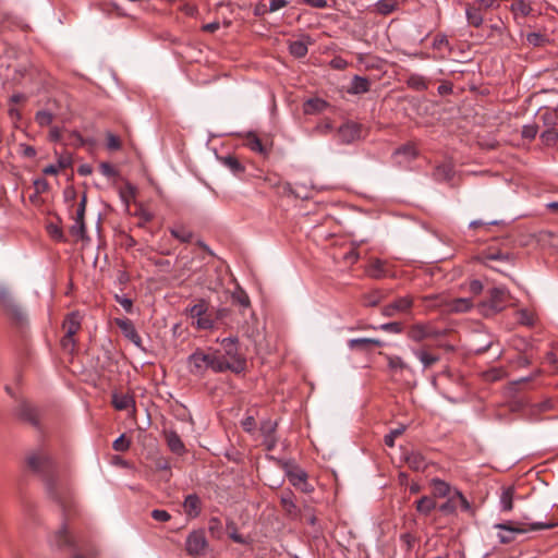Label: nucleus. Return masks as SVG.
<instances>
[{
  "instance_id": "obj_1",
  "label": "nucleus",
  "mask_w": 558,
  "mask_h": 558,
  "mask_svg": "<svg viewBox=\"0 0 558 558\" xmlns=\"http://www.w3.org/2000/svg\"><path fill=\"white\" fill-rule=\"evenodd\" d=\"M187 362L190 372L194 375H204L207 371H213L214 373H223L226 371L241 373L246 366V361L243 357L228 362L225 356L219 355L217 352H205L199 349L189 356Z\"/></svg>"
},
{
  "instance_id": "obj_2",
  "label": "nucleus",
  "mask_w": 558,
  "mask_h": 558,
  "mask_svg": "<svg viewBox=\"0 0 558 558\" xmlns=\"http://www.w3.org/2000/svg\"><path fill=\"white\" fill-rule=\"evenodd\" d=\"M26 462L33 472L39 474L44 478L48 493L52 497L57 498L56 489L58 482L54 477L53 461L49 453L44 449L32 451L28 453Z\"/></svg>"
},
{
  "instance_id": "obj_3",
  "label": "nucleus",
  "mask_w": 558,
  "mask_h": 558,
  "mask_svg": "<svg viewBox=\"0 0 558 558\" xmlns=\"http://www.w3.org/2000/svg\"><path fill=\"white\" fill-rule=\"evenodd\" d=\"M557 525V523H543V522H535V523H521V522H514V521H507L504 523H497L494 525V529H496L497 532V538L500 544H510L513 543L517 539V536L519 534H524L530 531H539V530H549Z\"/></svg>"
},
{
  "instance_id": "obj_4",
  "label": "nucleus",
  "mask_w": 558,
  "mask_h": 558,
  "mask_svg": "<svg viewBox=\"0 0 558 558\" xmlns=\"http://www.w3.org/2000/svg\"><path fill=\"white\" fill-rule=\"evenodd\" d=\"M509 300V292L505 288H493L489 290V296L487 301L481 303L482 313L484 315H490L502 311Z\"/></svg>"
},
{
  "instance_id": "obj_5",
  "label": "nucleus",
  "mask_w": 558,
  "mask_h": 558,
  "mask_svg": "<svg viewBox=\"0 0 558 558\" xmlns=\"http://www.w3.org/2000/svg\"><path fill=\"white\" fill-rule=\"evenodd\" d=\"M187 315L194 320L196 328L210 329L214 327V318L208 313V303L205 300H199L196 304L187 308Z\"/></svg>"
},
{
  "instance_id": "obj_6",
  "label": "nucleus",
  "mask_w": 558,
  "mask_h": 558,
  "mask_svg": "<svg viewBox=\"0 0 558 558\" xmlns=\"http://www.w3.org/2000/svg\"><path fill=\"white\" fill-rule=\"evenodd\" d=\"M0 306L16 323L24 322L25 314L22 307L16 303L10 291L5 288H0Z\"/></svg>"
},
{
  "instance_id": "obj_7",
  "label": "nucleus",
  "mask_w": 558,
  "mask_h": 558,
  "mask_svg": "<svg viewBox=\"0 0 558 558\" xmlns=\"http://www.w3.org/2000/svg\"><path fill=\"white\" fill-rule=\"evenodd\" d=\"M440 335V331L433 327L430 324H415L412 325L407 336L414 342H423L426 339H435Z\"/></svg>"
},
{
  "instance_id": "obj_8",
  "label": "nucleus",
  "mask_w": 558,
  "mask_h": 558,
  "mask_svg": "<svg viewBox=\"0 0 558 558\" xmlns=\"http://www.w3.org/2000/svg\"><path fill=\"white\" fill-rule=\"evenodd\" d=\"M438 301L435 305L442 306L448 313H465L473 306L471 299L459 298V299H444L437 296Z\"/></svg>"
},
{
  "instance_id": "obj_9",
  "label": "nucleus",
  "mask_w": 558,
  "mask_h": 558,
  "mask_svg": "<svg viewBox=\"0 0 558 558\" xmlns=\"http://www.w3.org/2000/svg\"><path fill=\"white\" fill-rule=\"evenodd\" d=\"M413 300L411 296H401L381 308V314L386 317H393L399 314H407L411 311Z\"/></svg>"
},
{
  "instance_id": "obj_10",
  "label": "nucleus",
  "mask_w": 558,
  "mask_h": 558,
  "mask_svg": "<svg viewBox=\"0 0 558 558\" xmlns=\"http://www.w3.org/2000/svg\"><path fill=\"white\" fill-rule=\"evenodd\" d=\"M114 322L128 340H130L134 345H136L142 351H145L142 338L138 335L134 324L129 318H116Z\"/></svg>"
},
{
  "instance_id": "obj_11",
  "label": "nucleus",
  "mask_w": 558,
  "mask_h": 558,
  "mask_svg": "<svg viewBox=\"0 0 558 558\" xmlns=\"http://www.w3.org/2000/svg\"><path fill=\"white\" fill-rule=\"evenodd\" d=\"M361 136V125L348 121L343 123L337 131V137L341 144H351Z\"/></svg>"
},
{
  "instance_id": "obj_12",
  "label": "nucleus",
  "mask_w": 558,
  "mask_h": 558,
  "mask_svg": "<svg viewBox=\"0 0 558 558\" xmlns=\"http://www.w3.org/2000/svg\"><path fill=\"white\" fill-rule=\"evenodd\" d=\"M412 354L421 362L423 371L428 369L440 361V355L433 352L429 347L413 348Z\"/></svg>"
},
{
  "instance_id": "obj_13",
  "label": "nucleus",
  "mask_w": 558,
  "mask_h": 558,
  "mask_svg": "<svg viewBox=\"0 0 558 558\" xmlns=\"http://www.w3.org/2000/svg\"><path fill=\"white\" fill-rule=\"evenodd\" d=\"M206 538L203 532H192L186 538V550L192 556H198L204 553Z\"/></svg>"
},
{
  "instance_id": "obj_14",
  "label": "nucleus",
  "mask_w": 558,
  "mask_h": 558,
  "mask_svg": "<svg viewBox=\"0 0 558 558\" xmlns=\"http://www.w3.org/2000/svg\"><path fill=\"white\" fill-rule=\"evenodd\" d=\"M19 415L21 418L29 422L33 425H38L39 423L38 409L28 402H22L19 405Z\"/></svg>"
},
{
  "instance_id": "obj_15",
  "label": "nucleus",
  "mask_w": 558,
  "mask_h": 558,
  "mask_svg": "<svg viewBox=\"0 0 558 558\" xmlns=\"http://www.w3.org/2000/svg\"><path fill=\"white\" fill-rule=\"evenodd\" d=\"M383 341L374 338H355L348 341L351 350L368 351L371 347H381Z\"/></svg>"
},
{
  "instance_id": "obj_16",
  "label": "nucleus",
  "mask_w": 558,
  "mask_h": 558,
  "mask_svg": "<svg viewBox=\"0 0 558 558\" xmlns=\"http://www.w3.org/2000/svg\"><path fill=\"white\" fill-rule=\"evenodd\" d=\"M163 434L167 445L173 453L181 456L185 452V446L177 432L165 430Z\"/></svg>"
},
{
  "instance_id": "obj_17",
  "label": "nucleus",
  "mask_w": 558,
  "mask_h": 558,
  "mask_svg": "<svg viewBox=\"0 0 558 558\" xmlns=\"http://www.w3.org/2000/svg\"><path fill=\"white\" fill-rule=\"evenodd\" d=\"M183 508L187 517L196 518L201 513L202 502L197 495L191 494L186 496Z\"/></svg>"
},
{
  "instance_id": "obj_18",
  "label": "nucleus",
  "mask_w": 558,
  "mask_h": 558,
  "mask_svg": "<svg viewBox=\"0 0 558 558\" xmlns=\"http://www.w3.org/2000/svg\"><path fill=\"white\" fill-rule=\"evenodd\" d=\"M430 486L433 487V495L439 498L451 496L454 489L449 483L437 477L430 480Z\"/></svg>"
},
{
  "instance_id": "obj_19",
  "label": "nucleus",
  "mask_w": 558,
  "mask_h": 558,
  "mask_svg": "<svg viewBox=\"0 0 558 558\" xmlns=\"http://www.w3.org/2000/svg\"><path fill=\"white\" fill-rule=\"evenodd\" d=\"M112 404L113 407L119 410H129L132 409L135 410V401L131 395L128 393H113L112 395Z\"/></svg>"
},
{
  "instance_id": "obj_20",
  "label": "nucleus",
  "mask_w": 558,
  "mask_h": 558,
  "mask_svg": "<svg viewBox=\"0 0 558 558\" xmlns=\"http://www.w3.org/2000/svg\"><path fill=\"white\" fill-rule=\"evenodd\" d=\"M81 329V316L78 313H71L66 316L63 323L64 335L69 337H74L77 331Z\"/></svg>"
},
{
  "instance_id": "obj_21",
  "label": "nucleus",
  "mask_w": 558,
  "mask_h": 558,
  "mask_svg": "<svg viewBox=\"0 0 558 558\" xmlns=\"http://www.w3.org/2000/svg\"><path fill=\"white\" fill-rule=\"evenodd\" d=\"M366 271L372 278H383L387 275V264L378 258L371 259Z\"/></svg>"
},
{
  "instance_id": "obj_22",
  "label": "nucleus",
  "mask_w": 558,
  "mask_h": 558,
  "mask_svg": "<svg viewBox=\"0 0 558 558\" xmlns=\"http://www.w3.org/2000/svg\"><path fill=\"white\" fill-rule=\"evenodd\" d=\"M369 81L366 77L353 76L348 93L352 95L365 94L369 90Z\"/></svg>"
},
{
  "instance_id": "obj_23",
  "label": "nucleus",
  "mask_w": 558,
  "mask_h": 558,
  "mask_svg": "<svg viewBox=\"0 0 558 558\" xmlns=\"http://www.w3.org/2000/svg\"><path fill=\"white\" fill-rule=\"evenodd\" d=\"M515 489L513 486L504 487L500 495V509L504 512H510L513 509V499Z\"/></svg>"
},
{
  "instance_id": "obj_24",
  "label": "nucleus",
  "mask_w": 558,
  "mask_h": 558,
  "mask_svg": "<svg viewBox=\"0 0 558 558\" xmlns=\"http://www.w3.org/2000/svg\"><path fill=\"white\" fill-rule=\"evenodd\" d=\"M328 107L327 101L320 98H311L305 101L303 110L305 114H315L324 111Z\"/></svg>"
},
{
  "instance_id": "obj_25",
  "label": "nucleus",
  "mask_w": 558,
  "mask_h": 558,
  "mask_svg": "<svg viewBox=\"0 0 558 558\" xmlns=\"http://www.w3.org/2000/svg\"><path fill=\"white\" fill-rule=\"evenodd\" d=\"M246 146L255 153L266 156L269 149L262 143L259 137L254 133H248L246 136Z\"/></svg>"
},
{
  "instance_id": "obj_26",
  "label": "nucleus",
  "mask_w": 558,
  "mask_h": 558,
  "mask_svg": "<svg viewBox=\"0 0 558 558\" xmlns=\"http://www.w3.org/2000/svg\"><path fill=\"white\" fill-rule=\"evenodd\" d=\"M51 544L58 548H63L72 545V539L69 535L68 529L62 526L51 539Z\"/></svg>"
},
{
  "instance_id": "obj_27",
  "label": "nucleus",
  "mask_w": 558,
  "mask_h": 558,
  "mask_svg": "<svg viewBox=\"0 0 558 558\" xmlns=\"http://www.w3.org/2000/svg\"><path fill=\"white\" fill-rule=\"evenodd\" d=\"M436 507V501L429 496H423L416 501L417 512L424 515H428Z\"/></svg>"
},
{
  "instance_id": "obj_28",
  "label": "nucleus",
  "mask_w": 558,
  "mask_h": 558,
  "mask_svg": "<svg viewBox=\"0 0 558 558\" xmlns=\"http://www.w3.org/2000/svg\"><path fill=\"white\" fill-rule=\"evenodd\" d=\"M468 23L474 27H480L483 24L484 17L480 8L468 5L465 10Z\"/></svg>"
},
{
  "instance_id": "obj_29",
  "label": "nucleus",
  "mask_w": 558,
  "mask_h": 558,
  "mask_svg": "<svg viewBox=\"0 0 558 558\" xmlns=\"http://www.w3.org/2000/svg\"><path fill=\"white\" fill-rule=\"evenodd\" d=\"M236 342V338H225L221 340V345L223 347L226 354L231 359L230 362H233L235 361V359L241 357L238 354Z\"/></svg>"
},
{
  "instance_id": "obj_30",
  "label": "nucleus",
  "mask_w": 558,
  "mask_h": 558,
  "mask_svg": "<svg viewBox=\"0 0 558 558\" xmlns=\"http://www.w3.org/2000/svg\"><path fill=\"white\" fill-rule=\"evenodd\" d=\"M511 11L515 16H527L532 12V7L525 0H514L511 3Z\"/></svg>"
},
{
  "instance_id": "obj_31",
  "label": "nucleus",
  "mask_w": 558,
  "mask_h": 558,
  "mask_svg": "<svg viewBox=\"0 0 558 558\" xmlns=\"http://www.w3.org/2000/svg\"><path fill=\"white\" fill-rule=\"evenodd\" d=\"M220 161L223 166L229 168L233 173L238 174L244 171V167L239 159L232 155L220 157Z\"/></svg>"
},
{
  "instance_id": "obj_32",
  "label": "nucleus",
  "mask_w": 558,
  "mask_h": 558,
  "mask_svg": "<svg viewBox=\"0 0 558 558\" xmlns=\"http://www.w3.org/2000/svg\"><path fill=\"white\" fill-rule=\"evenodd\" d=\"M170 233L174 239L179 240L182 243H189L193 238L192 231L183 226L171 228Z\"/></svg>"
},
{
  "instance_id": "obj_33",
  "label": "nucleus",
  "mask_w": 558,
  "mask_h": 558,
  "mask_svg": "<svg viewBox=\"0 0 558 558\" xmlns=\"http://www.w3.org/2000/svg\"><path fill=\"white\" fill-rule=\"evenodd\" d=\"M120 198L125 205V208L128 209L130 206L131 201L135 198L136 195V189L131 183H126L123 187L120 189Z\"/></svg>"
},
{
  "instance_id": "obj_34",
  "label": "nucleus",
  "mask_w": 558,
  "mask_h": 558,
  "mask_svg": "<svg viewBox=\"0 0 558 558\" xmlns=\"http://www.w3.org/2000/svg\"><path fill=\"white\" fill-rule=\"evenodd\" d=\"M407 463L413 470H423L426 466L424 457L418 452H411L407 457Z\"/></svg>"
},
{
  "instance_id": "obj_35",
  "label": "nucleus",
  "mask_w": 558,
  "mask_h": 558,
  "mask_svg": "<svg viewBox=\"0 0 558 558\" xmlns=\"http://www.w3.org/2000/svg\"><path fill=\"white\" fill-rule=\"evenodd\" d=\"M376 11L379 14L388 15L397 9L396 0H378L375 4Z\"/></svg>"
},
{
  "instance_id": "obj_36",
  "label": "nucleus",
  "mask_w": 558,
  "mask_h": 558,
  "mask_svg": "<svg viewBox=\"0 0 558 558\" xmlns=\"http://www.w3.org/2000/svg\"><path fill=\"white\" fill-rule=\"evenodd\" d=\"M288 476H289V481L291 482V484L293 486L301 487L304 490V488L302 486L306 485V477H307V475L304 471H302V470L291 471V472H289Z\"/></svg>"
},
{
  "instance_id": "obj_37",
  "label": "nucleus",
  "mask_w": 558,
  "mask_h": 558,
  "mask_svg": "<svg viewBox=\"0 0 558 558\" xmlns=\"http://www.w3.org/2000/svg\"><path fill=\"white\" fill-rule=\"evenodd\" d=\"M289 51L295 58H303L307 53V46L302 40H295L289 45Z\"/></svg>"
},
{
  "instance_id": "obj_38",
  "label": "nucleus",
  "mask_w": 558,
  "mask_h": 558,
  "mask_svg": "<svg viewBox=\"0 0 558 558\" xmlns=\"http://www.w3.org/2000/svg\"><path fill=\"white\" fill-rule=\"evenodd\" d=\"M70 233L77 240H83L86 236V225L85 221L74 219L73 225L70 228Z\"/></svg>"
},
{
  "instance_id": "obj_39",
  "label": "nucleus",
  "mask_w": 558,
  "mask_h": 558,
  "mask_svg": "<svg viewBox=\"0 0 558 558\" xmlns=\"http://www.w3.org/2000/svg\"><path fill=\"white\" fill-rule=\"evenodd\" d=\"M439 511L444 514H454L457 511V497L454 492L451 496L447 497V501L439 506Z\"/></svg>"
},
{
  "instance_id": "obj_40",
  "label": "nucleus",
  "mask_w": 558,
  "mask_h": 558,
  "mask_svg": "<svg viewBox=\"0 0 558 558\" xmlns=\"http://www.w3.org/2000/svg\"><path fill=\"white\" fill-rule=\"evenodd\" d=\"M383 298V293L378 290L369 292L364 295V305L371 307L376 306L381 302Z\"/></svg>"
},
{
  "instance_id": "obj_41",
  "label": "nucleus",
  "mask_w": 558,
  "mask_h": 558,
  "mask_svg": "<svg viewBox=\"0 0 558 558\" xmlns=\"http://www.w3.org/2000/svg\"><path fill=\"white\" fill-rule=\"evenodd\" d=\"M35 121L40 126H48L53 121V114L51 112H49V111H46V110L38 111L36 113V116H35Z\"/></svg>"
},
{
  "instance_id": "obj_42",
  "label": "nucleus",
  "mask_w": 558,
  "mask_h": 558,
  "mask_svg": "<svg viewBox=\"0 0 558 558\" xmlns=\"http://www.w3.org/2000/svg\"><path fill=\"white\" fill-rule=\"evenodd\" d=\"M276 428H277V422H274L271 420H265L262 422L259 429H260L263 437H265V436L270 437V436L275 435Z\"/></svg>"
},
{
  "instance_id": "obj_43",
  "label": "nucleus",
  "mask_w": 558,
  "mask_h": 558,
  "mask_svg": "<svg viewBox=\"0 0 558 558\" xmlns=\"http://www.w3.org/2000/svg\"><path fill=\"white\" fill-rule=\"evenodd\" d=\"M388 366L390 369H405L407 363L398 355H387Z\"/></svg>"
},
{
  "instance_id": "obj_44",
  "label": "nucleus",
  "mask_w": 558,
  "mask_h": 558,
  "mask_svg": "<svg viewBox=\"0 0 558 558\" xmlns=\"http://www.w3.org/2000/svg\"><path fill=\"white\" fill-rule=\"evenodd\" d=\"M404 430H405L404 426H400L395 429H391L390 433L385 436V439H384L385 445L388 447H393L396 438L399 437L400 435H402Z\"/></svg>"
},
{
  "instance_id": "obj_45",
  "label": "nucleus",
  "mask_w": 558,
  "mask_h": 558,
  "mask_svg": "<svg viewBox=\"0 0 558 558\" xmlns=\"http://www.w3.org/2000/svg\"><path fill=\"white\" fill-rule=\"evenodd\" d=\"M396 154L397 155H403L405 156L408 159H413L416 157L417 155V151L414 147V145L412 144H405L401 147H399L397 150H396Z\"/></svg>"
},
{
  "instance_id": "obj_46",
  "label": "nucleus",
  "mask_w": 558,
  "mask_h": 558,
  "mask_svg": "<svg viewBox=\"0 0 558 558\" xmlns=\"http://www.w3.org/2000/svg\"><path fill=\"white\" fill-rule=\"evenodd\" d=\"M541 138L544 144L553 145L557 141L558 134L555 129H547L544 132H542Z\"/></svg>"
},
{
  "instance_id": "obj_47",
  "label": "nucleus",
  "mask_w": 558,
  "mask_h": 558,
  "mask_svg": "<svg viewBox=\"0 0 558 558\" xmlns=\"http://www.w3.org/2000/svg\"><path fill=\"white\" fill-rule=\"evenodd\" d=\"M409 85L417 90H424L427 88V84L425 82V78L420 75H412L409 78Z\"/></svg>"
},
{
  "instance_id": "obj_48",
  "label": "nucleus",
  "mask_w": 558,
  "mask_h": 558,
  "mask_svg": "<svg viewBox=\"0 0 558 558\" xmlns=\"http://www.w3.org/2000/svg\"><path fill=\"white\" fill-rule=\"evenodd\" d=\"M208 530L213 536L219 538L221 536L222 531L221 521L218 518H211L209 521Z\"/></svg>"
},
{
  "instance_id": "obj_49",
  "label": "nucleus",
  "mask_w": 558,
  "mask_h": 558,
  "mask_svg": "<svg viewBox=\"0 0 558 558\" xmlns=\"http://www.w3.org/2000/svg\"><path fill=\"white\" fill-rule=\"evenodd\" d=\"M130 445H131V441L125 438L124 435H121L120 437H118L114 441H113V449L116 451H126L129 448H130Z\"/></svg>"
},
{
  "instance_id": "obj_50",
  "label": "nucleus",
  "mask_w": 558,
  "mask_h": 558,
  "mask_svg": "<svg viewBox=\"0 0 558 558\" xmlns=\"http://www.w3.org/2000/svg\"><path fill=\"white\" fill-rule=\"evenodd\" d=\"M379 329L390 333H401L402 325L398 322L386 323L379 326Z\"/></svg>"
},
{
  "instance_id": "obj_51",
  "label": "nucleus",
  "mask_w": 558,
  "mask_h": 558,
  "mask_svg": "<svg viewBox=\"0 0 558 558\" xmlns=\"http://www.w3.org/2000/svg\"><path fill=\"white\" fill-rule=\"evenodd\" d=\"M86 202V195L84 194L77 206L74 219L85 221Z\"/></svg>"
},
{
  "instance_id": "obj_52",
  "label": "nucleus",
  "mask_w": 558,
  "mask_h": 558,
  "mask_svg": "<svg viewBox=\"0 0 558 558\" xmlns=\"http://www.w3.org/2000/svg\"><path fill=\"white\" fill-rule=\"evenodd\" d=\"M538 128L535 124L524 125L522 129V136L527 140H533L537 135Z\"/></svg>"
},
{
  "instance_id": "obj_53",
  "label": "nucleus",
  "mask_w": 558,
  "mask_h": 558,
  "mask_svg": "<svg viewBox=\"0 0 558 558\" xmlns=\"http://www.w3.org/2000/svg\"><path fill=\"white\" fill-rule=\"evenodd\" d=\"M454 496L457 497V506L459 505L462 510L470 511L471 505L468 499L463 496V494L459 489H454Z\"/></svg>"
},
{
  "instance_id": "obj_54",
  "label": "nucleus",
  "mask_w": 558,
  "mask_h": 558,
  "mask_svg": "<svg viewBox=\"0 0 558 558\" xmlns=\"http://www.w3.org/2000/svg\"><path fill=\"white\" fill-rule=\"evenodd\" d=\"M151 518L159 522H167L171 519V515L166 510L155 509L151 511Z\"/></svg>"
},
{
  "instance_id": "obj_55",
  "label": "nucleus",
  "mask_w": 558,
  "mask_h": 558,
  "mask_svg": "<svg viewBox=\"0 0 558 558\" xmlns=\"http://www.w3.org/2000/svg\"><path fill=\"white\" fill-rule=\"evenodd\" d=\"M107 147L110 150H118V149H120V147H121L120 138L118 136H116L114 134H112V133H108V135H107Z\"/></svg>"
},
{
  "instance_id": "obj_56",
  "label": "nucleus",
  "mask_w": 558,
  "mask_h": 558,
  "mask_svg": "<svg viewBox=\"0 0 558 558\" xmlns=\"http://www.w3.org/2000/svg\"><path fill=\"white\" fill-rule=\"evenodd\" d=\"M33 183H34L36 194H43V193L47 192L49 189V184H48L47 180H45L43 178H38V179L34 180Z\"/></svg>"
},
{
  "instance_id": "obj_57",
  "label": "nucleus",
  "mask_w": 558,
  "mask_h": 558,
  "mask_svg": "<svg viewBox=\"0 0 558 558\" xmlns=\"http://www.w3.org/2000/svg\"><path fill=\"white\" fill-rule=\"evenodd\" d=\"M333 129L332 123L330 120H325L320 123H318L315 128V131L319 134L326 135Z\"/></svg>"
},
{
  "instance_id": "obj_58",
  "label": "nucleus",
  "mask_w": 558,
  "mask_h": 558,
  "mask_svg": "<svg viewBox=\"0 0 558 558\" xmlns=\"http://www.w3.org/2000/svg\"><path fill=\"white\" fill-rule=\"evenodd\" d=\"M75 339L74 337H69L68 335H64L61 340V345L64 350L72 352L75 348Z\"/></svg>"
},
{
  "instance_id": "obj_59",
  "label": "nucleus",
  "mask_w": 558,
  "mask_h": 558,
  "mask_svg": "<svg viewBox=\"0 0 558 558\" xmlns=\"http://www.w3.org/2000/svg\"><path fill=\"white\" fill-rule=\"evenodd\" d=\"M526 40L530 45L536 47L542 45V43L544 41V37L538 33H530L526 36Z\"/></svg>"
},
{
  "instance_id": "obj_60",
  "label": "nucleus",
  "mask_w": 558,
  "mask_h": 558,
  "mask_svg": "<svg viewBox=\"0 0 558 558\" xmlns=\"http://www.w3.org/2000/svg\"><path fill=\"white\" fill-rule=\"evenodd\" d=\"M330 66L335 70H344L348 66V61L341 57H335L330 61Z\"/></svg>"
},
{
  "instance_id": "obj_61",
  "label": "nucleus",
  "mask_w": 558,
  "mask_h": 558,
  "mask_svg": "<svg viewBox=\"0 0 558 558\" xmlns=\"http://www.w3.org/2000/svg\"><path fill=\"white\" fill-rule=\"evenodd\" d=\"M99 169H100V172L105 177H108V178H111V177L117 174L114 168L110 163H108V162L100 163Z\"/></svg>"
},
{
  "instance_id": "obj_62",
  "label": "nucleus",
  "mask_w": 558,
  "mask_h": 558,
  "mask_svg": "<svg viewBox=\"0 0 558 558\" xmlns=\"http://www.w3.org/2000/svg\"><path fill=\"white\" fill-rule=\"evenodd\" d=\"M448 39L445 35H437L433 41L434 49H441L444 46H448Z\"/></svg>"
},
{
  "instance_id": "obj_63",
  "label": "nucleus",
  "mask_w": 558,
  "mask_h": 558,
  "mask_svg": "<svg viewBox=\"0 0 558 558\" xmlns=\"http://www.w3.org/2000/svg\"><path fill=\"white\" fill-rule=\"evenodd\" d=\"M242 427L245 432L252 433L255 428V420L253 416H247L242 421Z\"/></svg>"
},
{
  "instance_id": "obj_64",
  "label": "nucleus",
  "mask_w": 558,
  "mask_h": 558,
  "mask_svg": "<svg viewBox=\"0 0 558 558\" xmlns=\"http://www.w3.org/2000/svg\"><path fill=\"white\" fill-rule=\"evenodd\" d=\"M469 291L474 294L478 295L483 291V284L480 280H473L470 282Z\"/></svg>"
}]
</instances>
